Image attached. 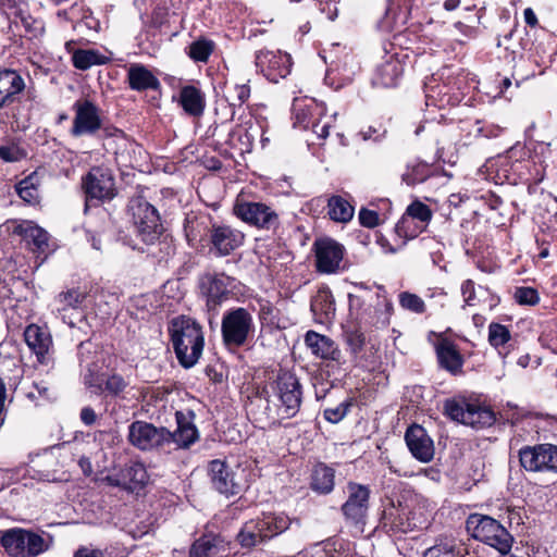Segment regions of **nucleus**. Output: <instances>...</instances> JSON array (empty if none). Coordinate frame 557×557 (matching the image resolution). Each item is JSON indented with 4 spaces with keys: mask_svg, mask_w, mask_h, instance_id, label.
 I'll list each match as a JSON object with an SVG mask.
<instances>
[{
    "mask_svg": "<svg viewBox=\"0 0 557 557\" xmlns=\"http://www.w3.org/2000/svg\"><path fill=\"white\" fill-rule=\"evenodd\" d=\"M170 333L178 362L186 369L194 367L205 346L201 326L190 318L178 317L172 321Z\"/></svg>",
    "mask_w": 557,
    "mask_h": 557,
    "instance_id": "1",
    "label": "nucleus"
},
{
    "mask_svg": "<svg viewBox=\"0 0 557 557\" xmlns=\"http://www.w3.org/2000/svg\"><path fill=\"white\" fill-rule=\"evenodd\" d=\"M293 525L300 528V520L290 519L283 512L263 513L257 520L247 522L237 537L242 546L251 547L283 533Z\"/></svg>",
    "mask_w": 557,
    "mask_h": 557,
    "instance_id": "2",
    "label": "nucleus"
},
{
    "mask_svg": "<svg viewBox=\"0 0 557 557\" xmlns=\"http://www.w3.org/2000/svg\"><path fill=\"white\" fill-rule=\"evenodd\" d=\"M467 531L471 536L507 555L512 547L513 537L496 519L481 513H472L466 521Z\"/></svg>",
    "mask_w": 557,
    "mask_h": 557,
    "instance_id": "3",
    "label": "nucleus"
},
{
    "mask_svg": "<svg viewBox=\"0 0 557 557\" xmlns=\"http://www.w3.org/2000/svg\"><path fill=\"white\" fill-rule=\"evenodd\" d=\"M293 115L295 126L305 129L311 126L312 132L322 139L327 138L336 119V113L327 115L325 104L312 99H295Z\"/></svg>",
    "mask_w": 557,
    "mask_h": 557,
    "instance_id": "4",
    "label": "nucleus"
},
{
    "mask_svg": "<svg viewBox=\"0 0 557 557\" xmlns=\"http://www.w3.org/2000/svg\"><path fill=\"white\" fill-rule=\"evenodd\" d=\"M253 332V317L246 308H234L223 314L221 334L222 342L227 349H236L246 345Z\"/></svg>",
    "mask_w": 557,
    "mask_h": 557,
    "instance_id": "5",
    "label": "nucleus"
},
{
    "mask_svg": "<svg viewBox=\"0 0 557 557\" xmlns=\"http://www.w3.org/2000/svg\"><path fill=\"white\" fill-rule=\"evenodd\" d=\"M128 211L141 240L148 245L156 243L163 230L157 209L145 198L134 197L129 200Z\"/></svg>",
    "mask_w": 557,
    "mask_h": 557,
    "instance_id": "6",
    "label": "nucleus"
},
{
    "mask_svg": "<svg viewBox=\"0 0 557 557\" xmlns=\"http://www.w3.org/2000/svg\"><path fill=\"white\" fill-rule=\"evenodd\" d=\"M0 542L13 557H36L48 549V544L41 535L23 529L3 532Z\"/></svg>",
    "mask_w": 557,
    "mask_h": 557,
    "instance_id": "7",
    "label": "nucleus"
},
{
    "mask_svg": "<svg viewBox=\"0 0 557 557\" xmlns=\"http://www.w3.org/2000/svg\"><path fill=\"white\" fill-rule=\"evenodd\" d=\"M233 210L238 219L259 230L275 232L280 227L278 213L264 202L237 200Z\"/></svg>",
    "mask_w": 557,
    "mask_h": 557,
    "instance_id": "8",
    "label": "nucleus"
},
{
    "mask_svg": "<svg viewBox=\"0 0 557 557\" xmlns=\"http://www.w3.org/2000/svg\"><path fill=\"white\" fill-rule=\"evenodd\" d=\"M370 490L368 486L349 482L347 484V499L342 505L345 521L362 532L369 510Z\"/></svg>",
    "mask_w": 557,
    "mask_h": 557,
    "instance_id": "9",
    "label": "nucleus"
},
{
    "mask_svg": "<svg viewBox=\"0 0 557 557\" xmlns=\"http://www.w3.org/2000/svg\"><path fill=\"white\" fill-rule=\"evenodd\" d=\"M274 396L280 405L277 414L282 419L294 417L301 404V391L298 379L290 372H282L277 375L274 386Z\"/></svg>",
    "mask_w": 557,
    "mask_h": 557,
    "instance_id": "10",
    "label": "nucleus"
},
{
    "mask_svg": "<svg viewBox=\"0 0 557 557\" xmlns=\"http://www.w3.org/2000/svg\"><path fill=\"white\" fill-rule=\"evenodd\" d=\"M519 461L529 472L557 473V446L553 444L524 446L519 450Z\"/></svg>",
    "mask_w": 557,
    "mask_h": 557,
    "instance_id": "11",
    "label": "nucleus"
},
{
    "mask_svg": "<svg viewBox=\"0 0 557 557\" xmlns=\"http://www.w3.org/2000/svg\"><path fill=\"white\" fill-rule=\"evenodd\" d=\"M315 269L321 274H335L344 269L345 248L336 240L325 237L313 243Z\"/></svg>",
    "mask_w": 557,
    "mask_h": 557,
    "instance_id": "12",
    "label": "nucleus"
},
{
    "mask_svg": "<svg viewBox=\"0 0 557 557\" xmlns=\"http://www.w3.org/2000/svg\"><path fill=\"white\" fill-rule=\"evenodd\" d=\"M128 441L138 449L151 450L166 446L170 431L145 421H134L128 426Z\"/></svg>",
    "mask_w": 557,
    "mask_h": 557,
    "instance_id": "13",
    "label": "nucleus"
},
{
    "mask_svg": "<svg viewBox=\"0 0 557 557\" xmlns=\"http://www.w3.org/2000/svg\"><path fill=\"white\" fill-rule=\"evenodd\" d=\"M82 186L86 199L111 200L116 195L114 177L110 170L94 166L83 176Z\"/></svg>",
    "mask_w": 557,
    "mask_h": 557,
    "instance_id": "14",
    "label": "nucleus"
},
{
    "mask_svg": "<svg viewBox=\"0 0 557 557\" xmlns=\"http://www.w3.org/2000/svg\"><path fill=\"white\" fill-rule=\"evenodd\" d=\"M75 116L70 131L74 137L94 135L101 128L102 121L99 108L90 100H78L73 104Z\"/></svg>",
    "mask_w": 557,
    "mask_h": 557,
    "instance_id": "15",
    "label": "nucleus"
},
{
    "mask_svg": "<svg viewBox=\"0 0 557 557\" xmlns=\"http://www.w3.org/2000/svg\"><path fill=\"white\" fill-rule=\"evenodd\" d=\"M256 66L270 82L277 83L290 73V55L281 51L261 50L256 54Z\"/></svg>",
    "mask_w": 557,
    "mask_h": 557,
    "instance_id": "16",
    "label": "nucleus"
},
{
    "mask_svg": "<svg viewBox=\"0 0 557 557\" xmlns=\"http://www.w3.org/2000/svg\"><path fill=\"white\" fill-rule=\"evenodd\" d=\"M245 235L228 225L212 224L209 230L210 251L216 256H228L243 245Z\"/></svg>",
    "mask_w": 557,
    "mask_h": 557,
    "instance_id": "17",
    "label": "nucleus"
},
{
    "mask_svg": "<svg viewBox=\"0 0 557 557\" xmlns=\"http://www.w3.org/2000/svg\"><path fill=\"white\" fill-rule=\"evenodd\" d=\"M231 283L232 278L223 273H205L199 277V289L209 309H215L227 298Z\"/></svg>",
    "mask_w": 557,
    "mask_h": 557,
    "instance_id": "18",
    "label": "nucleus"
},
{
    "mask_svg": "<svg viewBox=\"0 0 557 557\" xmlns=\"http://www.w3.org/2000/svg\"><path fill=\"white\" fill-rule=\"evenodd\" d=\"M24 338L29 349L36 355L39 363L45 366L53 363L52 338L47 329L37 324H30L24 331Z\"/></svg>",
    "mask_w": 557,
    "mask_h": 557,
    "instance_id": "19",
    "label": "nucleus"
},
{
    "mask_svg": "<svg viewBox=\"0 0 557 557\" xmlns=\"http://www.w3.org/2000/svg\"><path fill=\"white\" fill-rule=\"evenodd\" d=\"M209 474L213 487L221 494L230 496L242 491V484L236 479V473L219 459L209 465Z\"/></svg>",
    "mask_w": 557,
    "mask_h": 557,
    "instance_id": "20",
    "label": "nucleus"
},
{
    "mask_svg": "<svg viewBox=\"0 0 557 557\" xmlns=\"http://www.w3.org/2000/svg\"><path fill=\"white\" fill-rule=\"evenodd\" d=\"M406 444L412 456L421 462H429L434 456V445L426 431L420 425L408 428Z\"/></svg>",
    "mask_w": 557,
    "mask_h": 557,
    "instance_id": "21",
    "label": "nucleus"
},
{
    "mask_svg": "<svg viewBox=\"0 0 557 557\" xmlns=\"http://www.w3.org/2000/svg\"><path fill=\"white\" fill-rule=\"evenodd\" d=\"M85 384L92 389L95 394L108 393L111 396H120L128 386L121 374L112 373L104 377L88 370L84 376Z\"/></svg>",
    "mask_w": 557,
    "mask_h": 557,
    "instance_id": "22",
    "label": "nucleus"
},
{
    "mask_svg": "<svg viewBox=\"0 0 557 557\" xmlns=\"http://www.w3.org/2000/svg\"><path fill=\"white\" fill-rule=\"evenodd\" d=\"M13 233L21 236L34 252H46L49 234L33 221L23 220L13 227Z\"/></svg>",
    "mask_w": 557,
    "mask_h": 557,
    "instance_id": "23",
    "label": "nucleus"
},
{
    "mask_svg": "<svg viewBox=\"0 0 557 557\" xmlns=\"http://www.w3.org/2000/svg\"><path fill=\"white\" fill-rule=\"evenodd\" d=\"M24 89L25 82L16 71H0V109L14 103Z\"/></svg>",
    "mask_w": 557,
    "mask_h": 557,
    "instance_id": "24",
    "label": "nucleus"
},
{
    "mask_svg": "<svg viewBox=\"0 0 557 557\" xmlns=\"http://www.w3.org/2000/svg\"><path fill=\"white\" fill-rule=\"evenodd\" d=\"M440 366L449 373L457 375L462 372L463 358L457 346L447 338H442L435 345Z\"/></svg>",
    "mask_w": 557,
    "mask_h": 557,
    "instance_id": "25",
    "label": "nucleus"
},
{
    "mask_svg": "<svg viewBox=\"0 0 557 557\" xmlns=\"http://www.w3.org/2000/svg\"><path fill=\"white\" fill-rule=\"evenodd\" d=\"M177 429L170 432V438H166V446L173 445L174 449L187 448L198 438V431L194 423L183 412H176Z\"/></svg>",
    "mask_w": 557,
    "mask_h": 557,
    "instance_id": "26",
    "label": "nucleus"
},
{
    "mask_svg": "<svg viewBox=\"0 0 557 557\" xmlns=\"http://www.w3.org/2000/svg\"><path fill=\"white\" fill-rule=\"evenodd\" d=\"M382 524L393 533H408L418 527L409 517V511L406 508L395 507L394 505L384 509Z\"/></svg>",
    "mask_w": 557,
    "mask_h": 557,
    "instance_id": "27",
    "label": "nucleus"
},
{
    "mask_svg": "<svg viewBox=\"0 0 557 557\" xmlns=\"http://www.w3.org/2000/svg\"><path fill=\"white\" fill-rule=\"evenodd\" d=\"M178 104L191 117H200L206 109V95L194 85H185L180 89Z\"/></svg>",
    "mask_w": 557,
    "mask_h": 557,
    "instance_id": "28",
    "label": "nucleus"
},
{
    "mask_svg": "<svg viewBox=\"0 0 557 557\" xmlns=\"http://www.w3.org/2000/svg\"><path fill=\"white\" fill-rule=\"evenodd\" d=\"M129 88L136 91L157 90L161 84L158 77L145 65L133 63L127 70Z\"/></svg>",
    "mask_w": 557,
    "mask_h": 557,
    "instance_id": "29",
    "label": "nucleus"
},
{
    "mask_svg": "<svg viewBox=\"0 0 557 557\" xmlns=\"http://www.w3.org/2000/svg\"><path fill=\"white\" fill-rule=\"evenodd\" d=\"M305 343L318 358L336 360L339 355L335 343L330 337L314 331L306 333Z\"/></svg>",
    "mask_w": 557,
    "mask_h": 557,
    "instance_id": "30",
    "label": "nucleus"
},
{
    "mask_svg": "<svg viewBox=\"0 0 557 557\" xmlns=\"http://www.w3.org/2000/svg\"><path fill=\"white\" fill-rule=\"evenodd\" d=\"M403 65L398 60L391 58L377 67L372 84L377 87H395L403 74Z\"/></svg>",
    "mask_w": 557,
    "mask_h": 557,
    "instance_id": "31",
    "label": "nucleus"
},
{
    "mask_svg": "<svg viewBox=\"0 0 557 557\" xmlns=\"http://www.w3.org/2000/svg\"><path fill=\"white\" fill-rule=\"evenodd\" d=\"M148 481L146 468L140 462H133L121 471V480H115V485H122L128 490L143 487Z\"/></svg>",
    "mask_w": 557,
    "mask_h": 557,
    "instance_id": "32",
    "label": "nucleus"
},
{
    "mask_svg": "<svg viewBox=\"0 0 557 557\" xmlns=\"http://www.w3.org/2000/svg\"><path fill=\"white\" fill-rule=\"evenodd\" d=\"M335 471L323 463L314 467L311 475V488L320 494H329L334 488Z\"/></svg>",
    "mask_w": 557,
    "mask_h": 557,
    "instance_id": "33",
    "label": "nucleus"
},
{
    "mask_svg": "<svg viewBox=\"0 0 557 557\" xmlns=\"http://www.w3.org/2000/svg\"><path fill=\"white\" fill-rule=\"evenodd\" d=\"M355 208L344 197L334 195L327 200V214L331 220L347 223L354 218Z\"/></svg>",
    "mask_w": 557,
    "mask_h": 557,
    "instance_id": "34",
    "label": "nucleus"
},
{
    "mask_svg": "<svg viewBox=\"0 0 557 557\" xmlns=\"http://www.w3.org/2000/svg\"><path fill=\"white\" fill-rule=\"evenodd\" d=\"M310 307L320 321L331 320L335 313L334 300L330 290H319L311 300Z\"/></svg>",
    "mask_w": 557,
    "mask_h": 557,
    "instance_id": "35",
    "label": "nucleus"
},
{
    "mask_svg": "<svg viewBox=\"0 0 557 557\" xmlns=\"http://www.w3.org/2000/svg\"><path fill=\"white\" fill-rule=\"evenodd\" d=\"M109 58L94 49H77L73 51V65L82 71L88 70L94 65H102L109 62Z\"/></svg>",
    "mask_w": 557,
    "mask_h": 557,
    "instance_id": "36",
    "label": "nucleus"
},
{
    "mask_svg": "<svg viewBox=\"0 0 557 557\" xmlns=\"http://www.w3.org/2000/svg\"><path fill=\"white\" fill-rule=\"evenodd\" d=\"M495 417L492 410L470 404L466 413V425L481 429L494 423Z\"/></svg>",
    "mask_w": 557,
    "mask_h": 557,
    "instance_id": "37",
    "label": "nucleus"
},
{
    "mask_svg": "<svg viewBox=\"0 0 557 557\" xmlns=\"http://www.w3.org/2000/svg\"><path fill=\"white\" fill-rule=\"evenodd\" d=\"M209 230L206 219L196 216L187 218L185 224V234L188 243L194 246L197 242H202L206 235L209 236Z\"/></svg>",
    "mask_w": 557,
    "mask_h": 557,
    "instance_id": "38",
    "label": "nucleus"
},
{
    "mask_svg": "<svg viewBox=\"0 0 557 557\" xmlns=\"http://www.w3.org/2000/svg\"><path fill=\"white\" fill-rule=\"evenodd\" d=\"M214 42L210 39L199 38L188 47V57L195 62L206 63L214 50Z\"/></svg>",
    "mask_w": 557,
    "mask_h": 557,
    "instance_id": "39",
    "label": "nucleus"
},
{
    "mask_svg": "<svg viewBox=\"0 0 557 557\" xmlns=\"http://www.w3.org/2000/svg\"><path fill=\"white\" fill-rule=\"evenodd\" d=\"M424 557H461V552L454 539H444L428 548Z\"/></svg>",
    "mask_w": 557,
    "mask_h": 557,
    "instance_id": "40",
    "label": "nucleus"
},
{
    "mask_svg": "<svg viewBox=\"0 0 557 557\" xmlns=\"http://www.w3.org/2000/svg\"><path fill=\"white\" fill-rule=\"evenodd\" d=\"M85 297V293L75 288L62 292L55 297L57 310L64 312L67 309H77L83 304Z\"/></svg>",
    "mask_w": 557,
    "mask_h": 557,
    "instance_id": "41",
    "label": "nucleus"
},
{
    "mask_svg": "<svg viewBox=\"0 0 557 557\" xmlns=\"http://www.w3.org/2000/svg\"><path fill=\"white\" fill-rule=\"evenodd\" d=\"M431 168L425 162H417L408 165L406 172L403 174V181L413 186L416 184L423 183L431 175Z\"/></svg>",
    "mask_w": 557,
    "mask_h": 557,
    "instance_id": "42",
    "label": "nucleus"
},
{
    "mask_svg": "<svg viewBox=\"0 0 557 557\" xmlns=\"http://www.w3.org/2000/svg\"><path fill=\"white\" fill-rule=\"evenodd\" d=\"M218 554L216 540L210 536H202L197 540L191 548V557H214Z\"/></svg>",
    "mask_w": 557,
    "mask_h": 557,
    "instance_id": "43",
    "label": "nucleus"
},
{
    "mask_svg": "<svg viewBox=\"0 0 557 557\" xmlns=\"http://www.w3.org/2000/svg\"><path fill=\"white\" fill-rule=\"evenodd\" d=\"M399 305L403 309L422 314L425 312L426 306L423 299L417 294L410 292H401L398 295Z\"/></svg>",
    "mask_w": 557,
    "mask_h": 557,
    "instance_id": "44",
    "label": "nucleus"
},
{
    "mask_svg": "<svg viewBox=\"0 0 557 557\" xmlns=\"http://www.w3.org/2000/svg\"><path fill=\"white\" fill-rule=\"evenodd\" d=\"M16 191L18 196L29 205H35L39 201V191L32 175L22 180L16 185Z\"/></svg>",
    "mask_w": 557,
    "mask_h": 557,
    "instance_id": "45",
    "label": "nucleus"
},
{
    "mask_svg": "<svg viewBox=\"0 0 557 557\" xmlns=\"http://www.w3.org/2000/svg\"><path fill=\"white\" fill-rule=\"evenodd\" d=\"M250 97V87L248 84H235L227 88L226 100L230 106L242 107Z\"/></svg>",
    "mask_w": 557,
    "mask_h": 557,
    "instance_id": "46",
    "label": "nucleus"
},
{
    "mask_svg": "<svg viewBox=\"0 0 557 557\" xmlns=\"http://www.w3.org/2000/svg\"><path fill=\"white\" fill-rule=\"evenodd\" d=\"M511 338L510 331L507 326L492 322L488 325V343L491 346L498 348L507 344Z\"/></svg>",
    "mask_w": 557,
    "mask_h": 557,
    "instance_id": "47",
    "label": "nucleus"
},
{
    "mask_svg": "<svg viewBox=\"0 0 557 557\" xmlns=\"http://www.w3.org/2000/svg\"><path fill=\"white\" fill-rule=\"evenodd\" d=\"M26 156V151L15 141H7L0 146V159L4 162H18Z\"/></svg>",
    "mask_w": 557,
    "mask_h": 557,
    "instance_id": "48",
    "label": "nucleus"
},
{
    "mask_svg": "<svg viewBox=\"0 0 557 557\" xmlns=\"http://www.w3.org/2000/svg\"><path fill=\"white\" fill-rule=\"evenodd\" d=\"M513 299L522 306H535L540 301V295L533 287L520 286L515 288Z\"/></svg>",
    "mask_w": 557,
    "mask_h": 557,
    "instance_id": "49",
    "label": "nucleus"
},
{
    "mask_svg": "<svg viewBox=\"0 0 557 557\" xmlns=\"http://www.w3.org/2000/svg\"><path fill=\"white\" fill-rule=\"evenodd\" d=\"M469 405L467 403H458L456 400H447L445 403V413L453 420L465 424L466 413L468 412Z\"/></svg>",
    "mask_w": 557,
    "mask_h": 557,
    "instance_id": "50",
    "label": "nucleus"
},
{
    "mask_svg": "<svg viewBox=\"0 0 557 557\" xmlns=\"http://www.w3.org/2000/svg\"><path fill=\"white\" fill-rule=\"evenodd\" d=\"M407 214L423 223H429L432 219L431 209L423 202L416 200L410 203L406 210Z\"/></svg>",
    "mask_w": 557,
    "mask_h": 557,
    "instance_id": "51",
    "label": "nucleus"
},
{
    "mask_svg": "<svg viewBox=\"0 0 557 557\" xmlns=\"http://www.w3.org/2000/svg\"><path fill=\"white\" fill-rule=\"evenodd\" d=\"M364 342V335L357 330L346 333V343L354 355H357L362 350Z\"/></svg>",
    "mask_w": 557,
    "mask_h": 557,
    "instance_id": "52",
    "label": "nucleus"
},
{
    "mask_svg": "<svg viewBox=\"0 0 557 557\" xmlns=\"http://www.w3.org/2000/svg\"><path fill=\"white\" fill-rule=\"evenodd\" d=\"M348 408L349 405L345 403H342L334 408H326L324 410V418L332 423H337L347 414Z\"/></svg>",
    "mask_w": 557,
    "mask_h": 557,
    "instance_id": "53",
    "label": "nucleus"
},
{
    "mask_svg": "<svg viewBox=\"0 0 557 557\" xmlns=\"http://www.w3.org/2000/svg\"><path fill=\"white\" fill-rule=\"evenodd\" d=\"M359 221L366 227H375L380 223V218L376 211L362 208L359 212Z\"/></svg>",
    "mask_w": 557,
    "mask_h": 557,
    "instance_id": "54",
    "label": "nucleus"
},
{
    "mask_svg": "<svg viewBox=\"0 0 557 557\" xmlns=\"http://www.w3.org/2000/svg\"><path fill=\"white\" fill-rule=\"evenodd\" d=\"M461 294L466 305L474 306L475 300V289L474 282L472 280H466L461 284Z\"/></svg>",
    "mask_w": 557,
    "mask_h": 557,
    "instance_id": "55",
    "label": "nucleus"
},
{
    "mask_svg": "<svg viewBox=\"0 0 557 557\" xmlns=\"http://www.w3.org/2000/svg\"><path fill=\"white\" fill-rule=\"evenodd\" d=\"M74 557H107V553L98 548L82 546L75 552Z\"/></svg>",
    "mask_w": 557,
    "mask_h": 557,
    "instance_id": "56",
    "label": "nucleus"
},
{
    "mask_svg": "<svg viewBox=\"0 0 557 557\" xmlns=\"http://www.w3.org/2000/svg\"><path fill=\"white\" fill-rule=\"evenodd\" d=\"M385 133H386L385 129L380 132L379 128H375L373 126H368L367 128L361 129L358 135L362 138V140L366 141V140H370V139L379 140L381 137L384 136Z\"/></svg>",
    "mask_w": 557,
    "mask_h": 557,
    "instance_id": "57",
    "label": "nucleus"
},
{
    "mask_svg": "<svg viewBox=\"0 0 557 557\" xmlns=\"http://www.w3.org/2000/svg\"><path fill=\"white\" fill-rule=\"evenodd\" d=\"M97 414L91 407H84L81 410V420L86 425H91L96 422Z\"/></svg>",
    "mask_w": 557,
    "mask_h": 557,
    "instance_id": "58",
    "label": "nucleus"
},
{
    "mask_svg": "<svg viewBox=\"0 0 557 557\" xmlns=\"http://www.w3.org/2000/svg\"><path fill=\"white\" fill-rule=\"evenodd\" d=\"M322 12H326L327 16L331 21L335 20L337 16V5L336 1L327 0L324 5L320 9Z\"/></svg>",
    "mask_w": 557,
    "mask_h": 557,
    "instance_id": "59",
    "label": "nucleus"
},
{
    "mask_svg": "<svg viewBox=\"0 0 557 557\" xmlns=\"http://www.w3.org/2000/svg\"><path fill=\"white\" fill-rule=\"evenodd\" d=\"M86 26L89 29H97L99 22L91 16H85L79 23L75 25V28H82Z\"/></svg>",
    "mask_w": 557,
    "mask_h": 557,
    "instance_id": "60",
    "label": "nucleus"
},
{
    "mask_svg": "<svg viewBox=\"0 0 557 557\" xmlns=\"http://www.w3.org/2000/svg\"><path fill=\"white\" fill-rule=\"evenodd\" d=\"M523 16H524V21L525 23L531 26V27H535L537 25V17L534 13V11L531 9V8H527L524 11H523Z\"/></svg>",
    "mask_w": 557,
    "mask_h": 557,
    "instance_id": "61",
    "label": "nucleus"
},
{
    "mask_svg": "<svg viewBox=\"0 0 557 557\" xmlns=\"http://www.w3.org/2000/svg\"><path fill=\"white\" fill-rule=\"evenodd\" d=\"M79 467L85 475H89L92 473L91 462L88 458L82 457L78 461Z\"/></svg>",
    "mask_w": 557,
    "mask_h": 557,
    "instance_id": "62",
    "label": "nucleus"
},
{
    "mask_svg": "<svg viewBox=\"0 0 557 557\" xmlns=\"http://www.w3.org/2000/svg\"><path fill=\"white\" fill-rule=\"evenodd\" d=\"M8 376L2 373V376H0V412L2 411L4 399H5V386H4V379Z\"/></svg>",
    "mask_w": 557,
    "mask_h": 557,
    "instance_id": "63",
    "label": "nucleus"
},
{
    "mask_svg": "<svg viewBox=\"0 0 557 557\" xmlns=\"http://www.w3.org/2000/svg\"><path fill=\"white\" fill-rule=\"evenodd\" d=\"M459 5V0H446L444 2V8L447 11H453Z\"/></svg>",
    "mask_w": 557,
    "mask_h": 557,
    "instance_id": "64",
    "label": "nucleus"
}]
</instances>
